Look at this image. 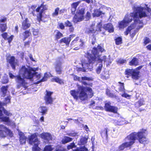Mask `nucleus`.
Listing matches in <instances>:
<instances>
[{
    "label": "nucleus",
    "mask_w": 151,
    "mask_h": 151,
    "mask_svg": "<svg viewBox=\"0 0 151 151\" xmlns=\"http://www.w3.org/2000/svg\"><path fill=\"white\" fill-rule=\"evenodd\" d=\"M144 43L145 44L150 42L151 41V40L150 39L147 37H145L144 39Z\"/></svg>",
    "instance_id": "13d9d810"
},
{
    "label": "nucleus",
    "mask_w": 151,
    "mask_h": 151,
    "mask_svg": "<svg viewBox=\"0 0 151 151\" xmlns=\"http://www.w3.org/2000/svg\"><path fill=\"white\" fill-rule=\"evenodd\" d=\"M103 67V65L101 63L99 64L96 69V72L98 74H99L101 73Z\"/></svg>",
    "instance_id": "c9c22d12"
},
{
    "label": "nucleus",
    "mask_w": 151,
    "mask_h": 151,
    "mask_svg": "<svg viewBox=\"0 0 151 151\" xmlns=\"http://www.w3.org/2000/svg\"><path fill=\"white\" fill-rule=\"evenodd\" d=\"M19 140L21 144H24L26 143L27 137L25 136L24 134L21 132H19Z\"/></svg>",
    "instance_id": "412c9836"
},
{
    "label": "nucleus",
    "mask_w": 151,
    "mask_h": 151,
    "mask_svg": "<svg viewBox=\"0 0 151 151\" xmlns=\"http://www.w3.org/2000/svg\"><path fill=\"white\" fill-rule=\"evenodd\" d=\"M73 139L69 137L65 136L63 139L62 142L63 144H65L72 141Z\"/></svg>",
    "instance_id": "7c9ffc66"
},
{
    "label": "nucleus",
    "mask_w": 151,
    "mask_h": 151,
    "mask_svg": "<svg viewBox=\"0 0 151 151\" xmlns=\"http://www.w3.org/2000/svg\"><path fill=\"white\" fill-rule=\"evenodd\" d=\"M7 61L10 64L13 69H15V67L18 65V61L13 56H9L7 58Z\"/></svg>",
    "instance_id": "f8f14e48"
},
{
    "label": "nucleus",
    "mask_w": 151,
    "mask_h": 151,
    "mask_svg": "<svg viewBox=\"0 0 151 151\" xmlns=\"http://www.w3.org/2000/svg\"><path fill=\"white\" fill-rule=\"evenodd\" d=\"M2 37L5 40L8 41V42L10 44L13 40L14 37L13 35L9 36L6 32H4L1 34Z\"/></svg>",
    "instance_id": "4be33fe9"
},
{
    "label": "nucleus",
    "mask_w": 151,
    "mask_h": 151,
    "mask_svg": "<svg viewBox=\"0 0 151 151\" xmlns=\"http://www.w3.org/2000/svg\"><path fill=\"white\" fill-rule=\"evenodd\" d=\"M70 93L74 99L78 100L79 99L82 101L87 100L93 95V92L91 88L83 86H78L77 91H70Z\"/></svg>",
    "instance_id": "20e7f679"
},
{
    "label": "nucleus",
    "mask_w": 151,
    "mask_h": 151,
    "mask_svg": "<svg viewBox=\"0 0 151 151\" xmlns=\"http://www.w3.org/2000/svg\"><path fill=\"white\" fill-rule=\"evenodd\" d=\"M23 35L24 36V39H25L26 38L29 36L30 35V33L29 31H26L23 33Z\"/></svg>",
    "instance_id": "3c124183"
},
{
    "label": "nucleus",
    "mask_w": 151,
    "mask_h": 151,
    "mask_svg": "<svg viewBox=\"0 0 151 151\" xmlns=\"http://www.w3.org/2000/svg\"><path fill=\"white\" fill-rule=\"evenodd\" d=\"M34 71V73L32 74V78H30V79L34 81V83L35 84H37L41 82L44 81H46L47 79L50 76V74L49 73H45L44 76L42 78H41L40 74L37 73L35 72V71L37 70V68H32Z\"/></svg>",
    "instance_id": "0eeeda50"
},
{
    "label": "nucleus",
    "mask_w": 151,
    "mask_h": 151,
    "mask_svg": "<svg viewBox=\"0 0 151 151\" xmlns=\"http://www.w3.org/2000/svg\"><path fill=\"white\" fill-rule=\"evenodd\" d=\"M79 39L80 38L79 37H76L72 42L71 45L77 46L78 42L79 41Z\"/></svg>",
    "instance_id": "49530a36"
},
{
    "label": "nucleus",
    "mask_w": 151,
    "mask_h": 151,
    "mask_svg": "<svg viewBox=\"0 0 151 151\" xmlns=\"http://www.w3.org/2000/svg\"><path fill=\"white\" fill-rule=\"evenodd\" d=\"M91 17L90 13L89 12H87L86 13V19H88Z\"/></svg>",
    "instance_id": "0e129e2a"
},
{
    "label": "nucleus",
    "mask_w": 151,
    "mask_h": 151,
    "mask_svg": "<svg viewBox=\"0 0 151 151\" xmlns=\"http://www.w3.org/2000/svg\"><path fill=\"white\" fill-rule=\"evenodd\" d=\"M13 135L12 132L4 125H0V136L5 137L8 136L12 137Z\"/></svg>",
    "instance_id": "1a4fd4ad"
},
{
    "label": "nucleus",
    "mask_w": 151,
    "mask_h": 151,
    "mask_svg": "<svg viewBox=\"0 0 151 151\" xmlns=\"http://www.w3.org/2000/svg\"><path fill=\"white\" fill-rule=\"evenodd\" d=\"M75 147V145L74 143L73 142L70 144L68 146V150L70 149L73 148Z\"/></svg>",
    "instance_id": "bf43d9fd"
},
{
    "label": "nucleus",
    "mask_w": 151,
    "mask_h": 151,
    "mask_svg": "<svg viewBox=\"0 0 151 151\" xmlns=\"http://www.w3.org/2000/svg\"><path fill=\"white\" fill-rule=\"evenodd\" d=\"M119 83L120 84L119 90L121 91H124L125 90L124 84L119 82Z\"/></svg>",
    "instance_id": "5fc2aeb1"
},
{
    "label": "nucleus",
    "mask_w": 151,
    "mask_h": 151,
    "mask_svg": "<svg viewBox=\"0 0 151 151\" xmlns=\"http://www.w3.org/2000/svg\"><path fill=\"white\" fill-rule=\"evenodd\" d=\"M63 36L62 33L58 31H57L55 34V38L56 40H58Z\"/></svg>",
    "instance_id": "4c0bfd02"
},
{
    "label": "nucleus",
    "mask_w": 151,
    "mask_h": 151,
    "mask_svg": "<svg viewBox=\"0 0 151 151\" xmlns=\"http://www.w3.org/2000/svg\"><path fill=\"white\" fill-rule=\"evenodd\" d=\"M46 94L44 98L45 103L47 105L51 104L53 101V99L51 96L52 92L47 91H46Z\"/></svg>",
    "instance_id": "9b49d317"
},
{
    "label": "nucleus",
    "mask_w": 151,
    "mask_h": 151,
    "mask_svg": "<svg viewBox=\"0 0 151 151\" xmlns=\"http://www.w3.org/2000/svg\"><path fill=\"white\" fill-rule=\"evenodd\" d=\"M118 27L119 29H123L128 25L123 20L118 23Z\"/></svg>",
    "instance_id": "c85d7f7f"
},
{
    "label": "nucleus",
    "mask_w": 151,
    "mask_h": 151,
    "mask_svg": "<svg viewBox=\"0 0 151 151\" xmlns=\"http://www.w3.org/2000/svg\"><path fill=\"white\" fill-rule=\"evenodd\" d=\"M76 151H88V149L84 146L81 147L79 149L76 150Z\"/></svg>",
    "instance_id": "864d4df0"
},
{
    "label": "nucleus",
    "mask_w": 151,
    "mask_h": 151,
    "mask_svg": "<svg viewBox=\"0 0 151 151\" xmlns=\"http://www.w3.org/2000/svg\"><path fill=\"white\" fill-rule=\"evenodd\" d=\"M111 103L110 102H108L105 104V110L110 112L116 113L117 111V108L116 107L111 106L110 105Z\"/></svg>",
    "instance_id": "2eb2a0df"
},
{
    "label": "nucleus",
    "mask_w": 151,
    "mask_h": 151,
    "mask_svg": "<svg viewBox=\"0 0 151 151\" xmlns=\"http://www.w3.org/2000/svg\"><path fill=\"white\" fill-rule=\"evenodd\" d=\"M7 88V86H3L1 88V91L3 94V95H5L6 93Z\"/></svg>",
    "instance_id": "8fccbe9b"
},
{
    "label": "nucleus",
    "mask_w": 151,
    "mask_h": 151,
    "mask_svg": "<svg viewBox=\"0 0 151 151\" xmlns=\"http://www.w3.org/2000/svg\"><path fill=\"white\" fill-rule=\"evenodd\" d=\"M0 120L1 121L4 122L6 123L7 124L12 126H15V123L12 120L9 119V117L4 116L2 117H0Z\"/></svg>",
    "instance_id": "dca6fc26"
},
{
    "label": "nucleus",
    "mask_w": 151,
    "mask_h": 151,
    "mask_svg": "<svg viewBox=\"0 0 151 151\" xmlns=\"http://www.w3.org/2000/svg\"><path fill=\"white\" fill-rule=\"evenodd\" d=\"M81 2V1H78L77 2H74L71 5V11L72 13L74 14L76 9L79 3Z\"/></svg>",
    "instance_id": "a878e982"
},
{
    "label": "nucleus",
    "mask_w": 151,
    "mask_h": 151,
    "mask_svg": "<svg viewBox=\"0 0 151 151\" xmlns=\"http://www.w3.org/2000/svg\"><path fill=\"white\" fill-rule=\"evenodd\" d=\"M62 63L60 61H57L56 64L55 71L58 74H60L62 72Z\"/></svg>",
    "instance_id": "6ab92c4d"
},
{
    "label": "nucleus",
    "mask_w": 151,
    "mask_h": 151,
    "mask_svg": "<svg viewBox=\"0 0 151 151\" xmlns=\"http://www.w3.org/2000/svg\"><path fill=\"white\" fill-rule=\"evenodd\" d=\"M9 80L6 75H5L4 76H3L1 80V82L3 84H6L8 82Z\"/></svg>",
    "instance_id": "e433bc0d"
},
{
    "label": "nucleus",
    "mask_w": 151,
    "mask_h": 151,
    "mask_svg": "<svg viewBox=\"0 0 151 151\" xmlns=\"http://www.w3.org/2000/svg\"><path fill=\"white\" fill-rule=\"evenodd\" d=\"M84 9L81 8L77 11L73 19V21L74 23L81 22L84 19Z\"/></svg>",
    "instance_id": "6e6552de"
},
{
    "label": "nucleus",
    "mask_w": 151,
    "mask_h": 151,
    "mask_svg": "<svg viewBox=\"0 0 151 151\" xmlns=\"http://www.w3.org/2000/svg\"><path fill=\"white\" fill-rule=\"evenodd\" d=\"M98 50L101 52H105V50L100 45H99L97 48L94 47L92 50V54L88 55V61L85 59L82 60L81 61L82 67L77 68V70L78 72H85L87 69L91 68H90L91 64L94 63L96 61H99L101 62L104 61L107 66L111 63L112 60L111 59L110 56H104L100 58L101 55L99 54Z\"/></svg>",
    "instance_id": "f03ea898"
},
{
    "label": "nucleus",
    "mask_w": 151,
    "mask_h": 151,
    "mask_svg": "<svg viewBox=\"0 0 151 151\" xmlns=\"http://www.w3.org/2000/svg\"><path fill=\"white\" fill-rule=\"evenodd\" d=\"M116 44V45H119L122 43V39L121 37H118L115 39Z\"/></svg>",
    "instance_id": "a18cd8bd"
},
{
    "label": "nucleus",
    "mask_w": 151,
    "mask_h": 151,
    "mask_svg": "<svg viewBox=\"0 0 151 151\" xmlns=\"http://www.w3.org/2000/svg\"><path fill=\"white\" fill-rule=\"evenodd\" d=\"M74 79L75 80H78L79 81H81L84 85H86L87 83L84 81V80L90 81L91 80V78H90L87 77L86 76L79 77L76 76H74Z\"/></svg>",
    "instance_id": "f3484780"
},
{
    "label": "nucleus",
    "mask_w": 151,
    "mask_h": 151,
    "mask_svg": "<svg viewBox=\"0 0 151 151\" xmlns=\"http://www.w3.org/2000/svg\"><path fill=\"white\" fill-rule=\"evenodd\" d=\"M67 134L70 136L74 137L76 136V134L75 133H71L68 134Z\"/></svg>",
    "instance_id": "338daca9"
},
{
    "label": "nucleus",
    "mask_w": 151,
    "mask_h": 151,
    "mask_svg": "<svg viewBox=\"0 0 151 151\" xmlns=\"http://www.w3.org/2000/svg\"><path fill=\"white\" fill-rule=\"evenodd\" d=\"M104 14L105 13L101 11L100 9H96L94 10L92 15L93 17H98L102 14Z\"/></svg>",
    "instance_id": "bb28decb"
},
{
    "label": "nucleus",
    "mask_w": 151,
    "mask_h": 151,
    "mask_svg": "<svg viewBox=\"0 0 151 151\" xmlns=\"http://www.w3.org/2000/svg\"><path fill=\"white\" fill-rule=\"evenodd\" d=\"M106 94L107 95L111 97H113L114 96L113 94L110 92V90L109 89H107L106 90Z\"/></svg>",
    "instance_id": "4d7b16f0"
},
{
    "label": "nucleus",
    "mask_w": 151,
    "mask_h": 151,
    "mask_svg": "<svg viewBox=\"0 0 151 151\" xmlns=\"http://www.w3.org/2000/svg\"><path fill=\"white\" fill-rule=\"evenodd\" d=\"M39 110L40 113L44 114L47 112V109L45 106H41L39 108Z\"/></svg>",
    "instance_id": "2f4dec72"
},
{
    "label": "nucleus",
    "mask_w": 151,
    "mask_h": 151,
    "mask_svg": "<svg viewBox=\"0 0 151 151\" xmlns=\"http://www.w3.org/2000/svg\"><path fill=\"white\" fill-rule=\"evenodd\" d=\"M87 139L85 137H82L81 138L80 142L78 143V145H83L86 143Z\"/></svg>",
    "instance_id": "ea45409f"
},
{
    "label": "nucleus",
    "mask_w": 151,
    "mask_h": 151,
    "mask_svg": "<svg viewBox=\"0 0 151 151\" xmlns=\"http://www.w3.org/2000/svg\"><path fill=\"white\" fill-rule=\"evenodd\" d=\"M65 26L67 27H72V24L71 22L68 20H67L65 22Z\"/></svg>",
    "instance_id": "6e6d98bb"
},
{
    "label": "nucleus",
    "mask_w": 151,
    "mask_h": 151,
    "mask_svg": "<svg viewBox=\"0 0 151 151\" xmlns=\"http://www.w3.org/2000/svg\"><path fill=\"white\" fill-rule=\"evenodd\" d=\"M85 44V42L83 39L80 38L79 41L78 42L77 46L79 47H83Z\"/></svg>",
    "instance_id": "f704fd0d"
},
{
    "label": "nucleus",
    "mask_w": 151,
    "mask_h": 151,
    "mask_svg": "<svg viewBox=\"0 0 151 151\" xmlns=\"http://www.w3.org/2000/svg\"><path fill=\"white\" fill-rule=\"evenodd\" d=\"M2 111H3L4 113L7 116H10L12 115V114L11 113L2 107H0V117H4L2 116H3Z\"/></svg>",
    "instance_id": "393cba45"
},
{
    "label": "nucleus",
    "mask_w": 151,
    "mask_h": 151,
    "mask_svg": "<svg viewBox=\"0 0 151 151\" xmlns=\"http://www.w3.org/2000/svg\"><path fill=\"white\" fill-rule=\"evenodd\" d=\"M47 9V6H46L41 5L40 7L37 8L36 11L37 12H39V16L37 17L39 20H42V13L43 11Z\"/></svg>",
    "instance_id": "4468645a"
},
{
    "label": "nucleus",
    "mask_w": 151,
    "mask_h": 151,
    "mask_svg": "<svg viewBox=\"0 0 151 151\" xmlns=\"http://www.w3.org/2000/svg\"><path fill=\"white\" fill-rule=\"evenodd\" d=\"M10 98L8 96L5 99V102L2 103L0 101V107H2L3 106L6 105L7 104L10 102Z\"/></svg>",
    "instance_id": "72a5a7b5"
},
{
    "label": "nucleus",
    "mask_w": 151,
    "mask_h": 151,
    "mask_svg": "<svg viewBox=\"0 0 151 151\" xmlns=\"http://www.w3.org/2000/svg\"><path fill=\"white\" fill-rule=\"evenodd\" d=\"M53 149L51 146L47 145L45 147L43 151H52Z\"/></svg>",
    "instance_id": "c03bdc74"
},
{
    "label": "nucleus",
    "mask_w": 151,
    "mask_h": 151,
    "mask_svg": "<svg viewBox=\"0 0 151 151\" xmlns=\"http://www.w3.org/2000/svg\"><path fill=\"white\" fill-rule=\"evenodd\" d=\"M30 26V24L27 18H26L23 21L22 24V28L26 29L29 28Z\"/></svg>",
    "instance_id": "b1692460"
},
{
    "label": "nucleus",
    "mask_w": 151,
    "mask_h": 151,
    "mask_svg": "<svg viewBox=\"0 0 151 151\" xmlns=\"http://www.w3.org/2000/svg\"><path fill=\"white\" fill-rule=\"evenodd\" d=\"M139 71L137 70L127 69L125 71L127 77H129V76H131L132 78L135 80H138L139 78Z\"/></svg>",
    "instance_id": "9d476101"
},
{
    "label": "nucleus",
    "mask_w": 151,
    "mask_h": 151,
    "mask_svg": "<svg viewBox=\"0 0 151 151\" xmlns=\"http://www.w3.org/2000/svg\"><path fill=\"white\" fill-rule=\"evenodd\" d=\"M108 131V128L106 127L104 129H103L101 133V135L107 137L108 136L107 132Z\"/></svg>",
    "instance_id": "473e14b6"
},
{
    "label": "nucleus",
    "mask_w": 151,
    "mask_h": 151,
    "mask_svg": "<svg viewBox=\"0 0 151 151\" xmlns=\"http://www.w3.org/2000/svg\"><path fill=\"white\" fill-rule=\"evenodd\" d=\"M146 132L145 129H142L137 134H130L126 138V142L123 143L119 146V149L120 150H123L125 148L132 145L134 142L137 135L138 137L139 142L141 143H144L147 140L145 134Z\"/></svg>",
    "instance_id": "39448f33"
},
{
    "label": "nucleus",
    "mask_w": 151,
    "mask_h": 151,
    "mask_svg": "<svg viewBox=\"0 0 151 151\" xmlns=\"http://www.w3.org/2000/svg\"><path fill=\"white\" fill-rule=\"evenodd\" d=\"M114 122L116 124L119 125H123L126 123V122L125 121L124 119L123 118H121L118 121L115 120Z\"/></svg>",
    "instance_id": "cd10ccee"
},
{
    "label": "nucleus",
    "mask_w": 151,
    "mask_h": 151,
    "mask_svg": "<svg viewBox=\"0 0 151 151\" xmlns=\"http://www.w3.org/2000/svg\"><path fill=\"white\" fill-rule=\"evenodd\" d=\"M101 78L104 79H106L109 78V75L108 72L107 71H104L101 75Z\"/></svg>",
    "instance_id": "c756f323"
},
{
    "label": "nucleus",
    "mask_w": 151,
    "mask_h": 151,
    "mask_svg": "<svg viewBox=\"0 0 151 151\" xmlns=\"http://www.w3.org/2000/svg\"><path fill=\"white\" fill-rule=\"evenodd\" d=\"M58 25L60 28L62 29H64L65 26L64 24L62 23H59Z\"/></svg>",
    "instance_id": "052dcab7"
},
{
    "label": "nucleus",
    "mask_w": 151,
    "mask_h": 151,
    "mask_svg": "<svg viewBox=\"0 0 151 151\" xmlns=\"http://www.w3.org/2000/svg\"><path fill=\"white\" fill-rule=\"evenodd\" d=\"M65 11V9H60V10H59V13L60 14H62V13L64 12Z\"/></svg>",
    "instance_id": "774afa93"
},
{
    "label": "nucleus",
    "mask_w": 151,
    "mask_h": 151,
    "mask_svg": "<svg viewBox=\"0 0 151 151\" xmlns=\"http://www.w3.org/2000/svg\"><path fill=\"white\" fill-rule=\"evenodd\" d=\"M70 36V37H64L61 39L59 41L60 43H62L63 42L67 45H69L70 41L71 39L74 37L75 35L74 34H72Z\"/></svg>",
    "instance_id": "a211bd4d"
},
{
    "label": "nucleus",
    "mask_w": 151,
    "mask_h": 151,
    "mask_svg": "<svg viewBox=\"0 0 151 151\" xmlns=\"http://www.w3.org/2000/svg\"><path fill=\"white\" fill-rule=\"evenodd\" d=\"M138 62L137 59L136 58L133 59L130 62L129 64L130 65H136L138 64Z\"/></svg>",
    "instance_id": "58836bf2"
},
{
    "label": "nucleus",
    "mask_w": 151,
    "mask_h": 151,
    "mask_svg": "<svg viewBox=\"0 0 151 151\" xmlns=\"http://www.w3.org/2000/svg\"><path fill=\"white\" fill-rule=\"evenodd\" d=\"M103 28L110 33L113 32L114 31L113 26L112 24L110 23L104 25Z\"/></svg>",
    "instance_id": "5701e85b"
},
{
    "label": "nucleus",
    "mask_w": 151,
    "mask_h": 151,
    "mask_svg": "<svg viewBox=\"0 0 151 151\" xmlns=\"http://www.w3.org/2000/svg\"><path fill=\"white\" fill-rule=\"evenodd\" d=\"M83 1H85L88 4L92 3L93 2V0H83Z\"/></svg>",
    "instance_id": "69168bd1"
},
{
    "label": "nucleus",
    "mask_w": 151,
    "mask_h": 151,
    "mask_svg": "<svg viewBox=\"0 0 151 151\" xmlns=\"http://www.w3.org/2000/svg\"><path fill=\"white\" fill-rule=\"evenodd\" d=\"M94 26V25L92 24L91 28L88 29V30L86 31L87 33H94L96 31H101V30L102 24L101 23H99L96 27H93Z\"/></svg>",
    "instance_id": "ddd939ff"
},
{
    "label": "nucleus",
    "mask_w": 151,
    "mask_h": 151,
    "mask_svg": "<svg viewBox=\"0 0 151 151\" xmlns=\"http://www.w3.org/2000/svg\"><path fill=\"white\" fill-rule=\"evenodd\" d=\"M32 33L34 36H37L39 33V30L38 29L33 28L32 29Z\"/></svg>",
    "instance_id": "09e8293b"
},
{
    "label": "nucleus",
    "mask_w": 151,
    "mask_h": 151,
    "mask_svg": "<svg viewBox=\"0 0 151 151\" xmlns=\"http://www.w3.org/2000/svg\"><path fill=\"white\" fill-rule=\"evenodd\" d=\"M33 69L29 67L26 68L23 66L19 70V74L17 76H15L11 73L9 72V74L11 78H16V81L18 83L17 87L18 88H21L22 89L26 90L28 86V83L24 80L25 78L30 79L32 78V74L34 72Z\"/></svg>",
    "instance_id": "7ed1b4c3"
},
{
    "label": "nucleus",
    "mask_w": 151,
    "mask_h": 151,
    "mask_svg": "<svg viewBox=\"0 0 151 151\" xmlns=\"http://www.w3.org/2000/svg\"><path fill=\"white\" fill-rule=\"evenodd\" d=\"M6 29L7 26L6 24H0V31L2 32L6 31Z\"/></svg>",
    "instance_id": "79ce46f5"
},
{
    "label": "nucleus",
    "mask_w": 151,
    "mask_h": 151,
    "mask_svg": "<svg viewBox=\"0 0 151 151\" xmlns=\"http://www.w3.org/2000/svg\"><path fill=\"white\" fill-rule=\"evenodd\" d=\"M144 104V101L142 99H140L139 101L136 104L137 106H140Z\"/></svg>",
    "instance_id": "603ef678"
},
{
    "label": "nucleus",
    "mask_w": 151,
    "mask_h": 151,
    "mask_svg": "<svg viewBox=\"0 0 151 151\" xmlns=\"http://www.w3.org/2000/svg\"><path fill=\"white\" fill-rule=\"evenodd\" d=\"M122 97H124L126 98H129L130 97V95L125 93H124V94H122Z\"/></svg>",
    "instance_id": "e2e57ef3"
},
{
    "label": "nucleus",
    "mask_w": 151,
    "mask_h": 151,
    "mask_svg": "<svg viewBox=\"0 0 151 151\" xmlns=\"http://www.w3.org/2000/svg\"><path fill=\"white\" fill-rule=\"evenodd\" d=\"M38 134L36 133L29 136L28 138V141L29 144L33 146L32 148L33 151H40V148L38 146L40 143L37 138Z\"/></svg>",
    "instance_id": "423d86ee"
},
{
    "label": "nucleus",
    "mask_w": 151,
    "mask_h": 151,
    "mask_svg": "<svg viewBox=\"0 0 151 151\" xmlns=\"http://www.w3.org/2000/svg\"><path fill=\"white\" fill-rule=\"evenodd\" d=\"M145 9L142 6L135 7L134 11L130 14H127L124 17L123 20L128 25L134 20V23L128 27L124 32L125 35H127L130 33L131 36L133 38L139 29L142 27L143 24L139 19L144 17L147 15L145 12Z\"/></svg>",
    "instance_id": "f257e3e1"
},
{
    "label": "nucleus",
    "mask_w": 151,
    "mask_h": 151,
    "mask_svg": "<svg viewBox=\"0 0 151 151\" xmlns=\"http://www.w3.org/2000/svg\"><path fill=\"white\" fill-rule=\"evenodd\" d=\"M52 81L56 82L60 84H62L63 83V81L62 80L57 77H55L53 78L52 79Z\"/></svg>",
    "instance_id": "a19ab883"
},
{
    "label": "nucleus",
    "mask_w": 151,
    "mask_h": 151,
    "mask_svg": "<svg viewBox=\"0 0 151 151\" xmlns=\"http://www.w3.org/2000/svg\"><path fill=\"white\" fill-rule=\"evenodd\" d=\"M126 62V61L124 60H119L118 61V63L120 64H122L125 63Z\"/></svg>",
    "instance_id": "680f3d73"
},
{
    "label": "nucleus",
    "mask_w": 151,
    "mask_h": 151,
    "mask_svg": "<svg viewBox=\"0 0 151 151\" xmlns=\"http://www.w3.org/2000/svg\"><path fill=\"white\" fill-rule=\"evenodd\" d=\"M59 8L58 7L56 8L55 9L54 12L52 14V15L53 17L57 16L59 14Z\"/></svg>",
    "instance_id": "de8ad7c7"
},
{
    "label": "nucleus",
    "mask_w": 151,
    "mask_h": 151,
    "mask_svg": "<svg viewBox=\"0 0 151 151\" xmlns=\"http://www.w3.org/2000/svg\"><path fill=\"white\" fill-rule=\"evenodd\" d=\"M40 136L42 139L45 140L49 141L52 139L51 134L48 133H43L40 134Z\"/></svg>",
    "instance_id": "aec40b11"
},
{
    "label": "nucleus",
    "mask_w": 151,
    "mask_h": 151,
    "mask_svg": "<svg viewBox=\"0 0 151 151\" xmlns=\"http://www.w3.org/2000/svg\"><path fill=\"white\" fill-rule=\"evenodd\" d=\"M142 7L145 9V12L147 15L145 17L151 16V9L147 8V9H146L145 8Z\"/></svg>",
    "instance_id": "37998d69"
}]
</instances>
